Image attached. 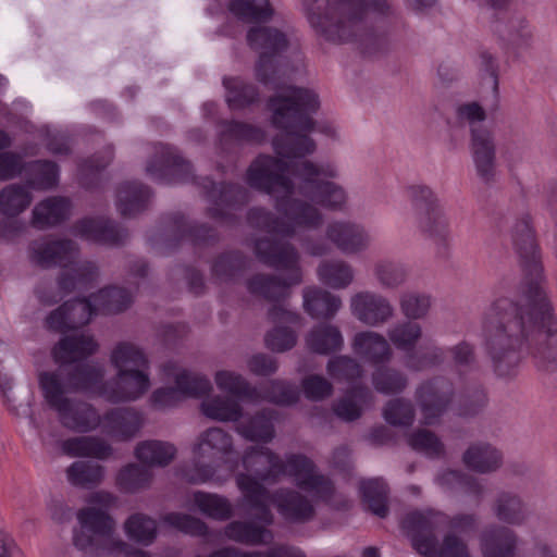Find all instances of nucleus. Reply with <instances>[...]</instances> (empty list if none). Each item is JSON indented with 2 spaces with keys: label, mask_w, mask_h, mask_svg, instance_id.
<instances>
[{
  "label": "nucleus",
  "mask_w": 557,
  "mask_h": 557,
  "mask_svg": "<svg viewBox=\"0 0 557 557\" xmlns=\"http://www.w3.org/2000/svg\"><path fill=\"white\" fill-rule=\"evenodd\" d=\"M523 281L517 300L495 299L484 315L485 343L495 372L507 376L530 354L539 371H557V319L546 292L537 244L528 214L511 230Z\"/></svg>",
  "instance_id": "1"
},
{
  "label": "nucleus",
  "mask_w": 557,
  "mask_h": 557,
  "mask_svg": "<svg viewBox=\"0 0 557 557\" xmlns=\"http://www.w3.org/2000/svg\"><path fill=\"white\" fill-rule=\"evenodd\" d=\"M247 41L260 53L256 65L257 79L275 89L268 107L272 112V124L283 133L273 138L274 151L288 158L312 153L317 144L309 136L315 127L311 114L319 109V100L312 90L278 82V55L288 46L285 34L273 27L258 26L249 29Z\"/></svg>",
  "instance_id": "2"
},
{
  "label": "nucleus",
  "mask_w": 557,
  "mask_h": 557,
  "mask_svg": "<svg viewBox=\"0 0 557 557\" xmlns=\"http://www.w3.org/2000/svg\"><path fill=\"white\" fill-rule=\"evenodd\" d=\"M288 173V162L277 157L260 154L251 162L246 173L248 185L270 195L281 216L263 208H252L247 215L250 226L290 238L324 224V214L314 202L293 197L297 182Z\"/></svg>",
  "instance_id": "3"
},
{
  "label": "nucleus",
  "mask_w": 557,
  "mask_h": 557,
  "mask_svg": "<svg viewBox=\"0 0 557 557\" xmlns=\"http://www.w3.org/2000/svg\"><path fill=\"white\" fill-rule=\"evenodd\" d=\"M304 10L317 33L334 42H356L361 53L372 57L383 52L387 39L366 27L370 13L396 16L392 0H304Z\"/></svg>",
  "instance_id": "4"
},
{
  "label": "nucleus",
  "mask_w": 557,
  "mask_h": 557,
  "mask_svg": "<svg viewBox=\"0 0 557 557\" xmlns=\"http://www.w3.org/2000/svg\"><path fill=\"white\" fill-rule=\"evenodd\" d=\"M236 484L243 494L247 512L264 524H272L274 521L271 504L290 523H305L314 517L315 510L311 500L298 491L278 488L271 494L262 483L247 474H237Z\"/></svg>",
  "instance_id": "5"
},
{
  "label": "nucleus",
  "mask_w": 557,
  "mask_h": 557,
  "mask_svg": "<svg viewBox=\"0 0 557 557\" xmlns=\"http://www.w3.org/2000/svg\"><path fill=\"white\" fill-rule=\"evenodd\" d=\"M255 252L262 263L286 271L287 275L281 277L273 274H256L247 281V289L250 294L269 301H278L288 296L290 286L301 283L300 257L293 244L260 238L255 243Z\"/></svg>",
  "instance_id": "6"
},
{
  "label": "nucleus",
  "mask_w": 557,
  "mask_h": 557,
  "mask_svg": "<svg viewBox=\"0 0 557 557\" xmlns=\"http://www.w3.org/2000/svg\"><path fill=\"white\" fill-rule=\"evenodd\" d=\"M28 255L33 263L44 269L72 265L59 280V286L64 292L86 288L98 277V268L94 262H76L78 248L71 239L42 237L33 240Z\"/></svg>",
  "instance_id": "7"
},
{
  "label": "nucleus",
  "mask_w": 557,
  "mask_h": 557,
  "mask_svg": "<svg viewBox=\"0 0 557 557\" xmlns=\"http://www.w3.org/2000/svg\"><path fill=\"white\" fill-rule=\"evenodd\" d=\"M275 153L280 159L289 160V173L297 181V193L326 210L342 211L347 203L346 190L333 182L338 176L336 166L332 163H315L304 157H283ZM314 151L312 152V154ZM311 156V153H309Z\"/></svg>",
  "instance_id": "8"
},
{
  "label": "nucleus",
  "mask_w": 557,
  "mask_h": 557,
  "mask_svg": "<svg viewBox=\"0 0 557 557\" xmlns=\"http://www.w3.org/2000/svg\"><path fill=\"white\" fill-rule=\"evenodd\" d=\"M98 344L90 335L65 336L54 346L53 358L60 363V369L54 372L60 374L65 389L70 392L90 391L96 388L103 380L104 369L99 364L81 363L69 368L76 361L86 359L95 354Z\"/></svg>",
  "instance_id": "9"
},
{
  "label": "nucleus",
  "mask_w": 557,
  "mask_h": 557,
  "mask_svg": "<svg viewBox=\"0 0 557 557\" xmlns=\"http://www.w3.org/2000/svg\"><path fill=\"white\" fill-rule=\"evenodd\" d=\"M445 523L446 516L442 512L412 511L404 517L401 528L413 548L425 557H471L467 544L454 533L446 534L438 545L437 532Z\"/></svg>",
  "instance_id": "10"
},
{
  "label": "nucleus",
  "mask_w": 557,
  "mask_h": 557,
  "mask_svg": "<svg viewBox=\"0 0 557 557\" xmlns=\"http://www.w3.org/2000/svg\"><path fill=\"white\" fill-rule=\"evenodd\" d=\"M39 386L48 406L55 411L60 424L73 432L88 433L100 426L101 414L89 403L66 396L69 391L60 374L41 372Z\"/></svg>",
  "instance_id": "11"
},
{
  "label": "nucleus",
  "mask_w": 557,
  "mask_h": 557,
  "mask_svg": "<svg viewBox=\"0 0 557 557\" xmlns=\"http://www.w3.org/2000/svg\"><path fill=\"white\" fill-rule=\"evenodd\" d=\"M233 438L223 429L214 426L202 432L194 447L195 461L190 469L185 470L184 478L193 484H201L213 480L215 470L206 460L214 461L230 454Z\"/></svg>",
  "instance_id": "12"
},
{
  "label": "nucleus",
  "mask_w": 557,
  "mask_h": 557,
  "mask_svg": "<svg viewBox=\"0 0 557 557\" xmlns=\"http://www.w3.org/2000/svg\"><path fill=\"white\" fill-rule=\"evenodd\" d=\"M276 469V481L286 475L302 491L317 499L330 500L334 494L332 481L320 473L314 462L302 454H287L284 459L280 457Z\"/></svg>",
  "instance_id": "13"
},
{
  "label": "nucleus",
  "mask_w": 557,
  "mask_h": 557,
  "mask_svg": "<svg viewBox=\"0 0 557 557\" xmlns=\"http://www.w3.org/2000/svg\"><path fill=\"white\" fill-rule=\"evenodd\" d=\"M146 173L159 184L195 181L190 162L176 148L162 144L154 146L153 154L146 165Z\"/></svg>",
  "instance_id": "14"
},
{
  "label": "nucleus",
  "mask_w": 557,
  "mask_h": 557,
  "mask_svg": "<svg viewBox=\"0 0 557 557\" xmlns=\"http://www.w3.org/2000/svg\"><path fill=\"white\" fill-rule=\"evenodd\" d=\"M455 396L453 382L445 376H434L416 391V399L422 414V422L426 425L437 423L448 410Z\"/></svg>",
  "instance_id": "15"
},
{
  "label": "nucleus",
  "mask_w": 557,
  "mask_h": 557,
  "mask_svg": "<svg viewBox=\"0 0 557 557\" xmlns=\"http://www.w3.org/2000/svg\"><path fill=\"white\" fill-rule=\"evenodd\" d=\"M149 370L116 372L115 376L101 385L100 394L109 403H128L143 397L150 388Z\"/></svg>",
  "instance_id": "16"
},
{
  "label": "nucleus",
  "mask_w": 557,
  "mask_h": 557,
  "mask_svg": "<svg viewBox=\"0 0 557 557\" xmlns=\"http://www.w3.org/2000/svg\"><path fill=\"white\" fill-rule=\"evenodd\" d=\"M351 314L362 324L379 327L389 322L395 309L387 297L373 290H361L349 300Z\"/></svg>",
  "instance_id": "17"
},
{
  "label": "nucleus",
  "mask_w": 557,
  "mask_h": 557,
  "mask_svg": "<svg viewBox=\"0 0 557 557\" xmlns=\"http://www.w3.org/2000/svg\"><path fill=\"white\" fill-rule=\"evenodd\" d=\"M203 189L205 196L212 203L208 209L211 218L221 221H231L232 210L242 206L248 200V191L238 184H214L210 178L205 177L198 183Z\"/></svg>",
  "instance_id": "18"
},
{
  "label": "nucleus",
  "mask_w": 557,
  "mask_h": 557,
  "mask_svg": "<svg viewBox=\"0 0 557 557\" xmlns=\"http://www.w3.org/2000/svg\"><path fill=\"white\" fill-rule=\"evenodd\" d=\"M490 510L493 517L507 527H522L531 518L527 499L513 490H499L493 496Z\"/></svg>",
  "instance_id": "19"
},
{
  "label": "nucleus",
  "mask_w": 557,
  "mask_h": 557,
  "mask_svg": "<svg viewBox=\"0 0 557 557\" xmlns=\"http://www.w3.org/2000/svg\"><path fill=\"white\" fill-rule=\"evenodd\" d=\"M91 296L65 301L58 309L53 310L46 319L49 330L65 333L87 324L91 315L96 313Z\"/></svg>",
  "instance_id": "20"
},
{
  "label": "nucleus",
  "mask_w": 557,
  "mask_h": 557,
  "mask_svg": "<svg viewBox=\"0 0 557 557\" xmlns=\"http://www.w3.org/2000/svg\"><path fill=\"white\" fill-rule=\"evenodd\" d=\"M471 153L478 177L492 184L496 177V146L487 127H475L471 133Z\"/></svg>",
  "instance_id": "21"
},
{
  "label": "nucleus",
  "mask_w": 557,
  "mask_h": 557,
  "mask_svg": "<svg viewBox=\"0 0 557 557\" xmlns=\"http://www.w3.org/2000/svg\"><path fill=\"white\" fill-rule=\"evenodd\" d=\"M144 425L141 412L132 407H116L101 416L102 433L117 440L129 441L135 437Z\"/></svg>",
  "instance_id": "22"
},
{
  "label": "nucleus",
  "mask_w": 557,
  "mask_h": 557,
  "mask_svg": "<svg viewBox=\"0 0 557 557\" xmlns=\"http://www.w3.org/2000/svg\"><path fill=\"white\" fill-rule=\"evenodd\" d=\"M74 233L88 240L108 246H122L129 237L126 228L104 218L83 219L75 223Z\"/></svg>",
  "instance_id": "23"
},
{
  "label": "nucleus",
  "mask_w": 557,
  "mask_h": 557,
  "mask_svg": "<svg viewBox=\"0 0 557 557\" xmlns=\"http://www.w3.org/2000/svg\"><path fill=\"white\" fill-rule=\"evenodd\" d=\"M325 235L346 255L359 253L371 244V236L363 226L347 221L331 222L326 226Z\"/></svg>",
  "instance_id": "24"
},
{
  "label": "nucleus",
  "mask_w": 557,
  "mask_h": 557,
  "mask_svg": "<svg viewBox=\"0 0 557 557\" xmlns=\"http://www.w3.org/2000/svg\"><path fill=\"white\" fill-rule=\"evenodd\" d=\"M351 348L357 356L373 364H383L389 362L393 358L388 339L374 331L356 333L351 342Z\"/></svg>",
  "instance_id": "25"
},
{
  "label": "nucleus",
  "mask_w": 557,
  "mask_h": 557,
  "mask_svg": "<svg viewBox=\"0 0 557 557\" xmlns=\"http://www.w3.org/2000/svg\"><path fill=\"white\" fill-rule=\"evenodd\" d=\"M242 507L245 512L251 518V521H232L224 528V535L233 542L244 544L247 546L268 545L273 541V533L264 524L253 519L246 510L244 502Z\"/></svg>",
  "instance_id": "26"
},
{
  "label": "nucleus",
  "mask_w": 557,
  "mask_h": 557,
  "mask_svg": "<svg viewBox=\"0 0 557 557\" xmlns=\"http://www.w3.org/2000/svg\"><path fill=\"white\" fill-rule=\"evenodd\" d=\"M280 456L264 446L249 447L243 456V466L249 476L261 482H276V467ZM248 475V473H246Z\"/></svg>",
  "instance_id": "27"
},
{
  "label": "nucleus",
  "mask_w": 557,
  "mask_h": 557,
  "mask_svg": "<svg viewBox=\"0 0 557 557\" xmlns=\"http://www.w3.org/2000/svg\"><path fill=\"white\" fill-rule=\"evenodd\" d=\"M274 411L263 409L236 425V432L250 442L270 443L275 437Z\"/></svg>",
  "instance_id": "28"
},
{
  "label": "nucleus",
  "mask_w": 557,
  "mask_h": 557,
  "mask_svg": "<svg viewBox=\"0 0 557 557\" xmlns=\"http://www.w3.org/2000/svg\"><path fill=\"white\" fill-rule=\"evenodd\" d=\"M342 307V299L320 287L304 289V308L314 319H332Z\"/></svg>",
  "instance_id": "29"
},
{
  "label": "nucleus",
  "mask_w": 557,
  "mask_h": 557,
  "mask_svg": "<svg viewBox=\"0 0 557 557\" xmlns=\"http://www.w3.org/2000/svg\"><path fill=\"white\" fill-rule=\"evenodd\" d=\"M462 461L474 472L491 473L502 467L503 454L487 443H475L463 453Z\"/></svg>",
  "instance_id": "30"
},
{
  "label": "nucleus",
  "mask_w": 557,
  "mask_h": 557,
  "mask_svg": "<svg viewBox=\"0 0 557 557\" xmlns=\"http://www.w3.org/2000/svg\"><path fill=\"white\" fill-rule=\"evenodd\" d=\"M149 187L138 182L122 183L116 191V207L123 216H134L147 208Z\"/></svg>",
  "instance_id": "31"
},
{
  "label": "nucleus",
  "mask_w": 557,
  "mask_h": 557,
  "mask_svg": "<svg viewBox=\"0 0 557 557\" xmlns=\"http://www.w3.org/2000/svg\"><path fill=\"white\" fill-rule=\"evenodd\" d=\"M62 451L70 457H91L108 459L112 455V447L98 436L71 437L61 443Z\"/></svg>",
  "instance_id": "32"
},
{
  "label": "nucleus",
  "mask_w": 557,
  "mask_h": 557,
  "mask_svg": "<svg viewBox=\"0 0 557 557\" xmlns=\"http://www.w3.org/2000/svg\"><path fill=\"white\" fill-rule=\"evenodd\" d=\"M70 213V202L62 197H50L35 206L32 223L36 228L45 230L54 226Z\"/></svg>",
  "instance_id": "33"
},
{
  "label": "nucleus",
  "mask_w": 557,
  "mask_h": 557,
  "mask_svg": "<svg viewBox=\"0 0 557 557\" xmlns=\"http://www.w3.org/2000/svg\"><path fill=\"white\" fill-rule=\"evenodd\" d=\"M318 278L333 289L347 288L355 280V270L342 259L323 260L317 268Z\"/></svg>",
  "instance_id": "34"
},
{
  "label": "nucleus",
  "mask_w": 557,
  "mask_h": 557,
  "mask_svg": "<svg viewBox=\"0 0 557 557\" xmlns=\"http://www.w3.org/2000/svg\"><path fill=\"white\" fill-rule=\"evenodd\" d=\"M200 409L207 418L220 422H237L243 417L239 401L230 396H209L201 401Z\"/></svg>",
  "instance_id": "35"
},
{
  "label": "nucleus",
  "mask_w": 557,
  "mask_h": 557,
  "mask_svg": "<svg viewBox=\"0 0 557 557\" xmlns=\"http://www.w3.org/2000/svg\"><path fill=\"white\" fill-rule=\"evenodd\" d=\"M373 401V394L364 385L354 386L333 405L335 414L344 421H354L361 417L363 406Z\"/></svg>",
  "instance_id": "36"
},
{
  "label": "nucleus",
  "mask_w": 557,
  "mask_h": 557,
  "mask_svg": "<svg viewBox=\"0 0 557 557\" xmlns=\"http://www.w3.org/2000/svg\"><path fill=\"white\" fill-rule=\"evenodd\" d=\"M373 276L376 283L386 290H395L404 286L409 271L405 263L389 258L379 259L373 263Z\"/></svg>",
  "instance_id": "37"
},
{
  "label": "nucleus",
  "mask_w": 557,
  "mask_h": 557,
  "mask_svg": "<svg viewBox=\"0 0 557 557\" xmlns=\"http://www.w3.org/2000/svg\"><path fill=\"white\" fill-rule=\"evenodd\" d=\"M310 350L319 355H329L341 350L344 338L339 329L332 324H319L314 326L306 338Z\"/></svg>",
  "instance_id": "38"
},
{
  "label": "nucleus",
  "mask_w": 557,
  "mask_h": 557,
  "mask_svg": "<svg viewBox=\"0 0 557 557\" xmlns=\"http://www.w3.org/2000/svg\"><path fill=\"white\" fill-rule=\"evenodd\" d=\"M110 361L116 372L133 371V369L149 370V360L144 350L129 342L116 344L111 351Z\"/></svg>",
  "instance_id": "39"
},
{
  "label": "nucleus",
  "mask_w": 557,
  "mask_h": 557,
  "mask_svg": "<svg viewBox=\"0 0 557 557\" xmlns=\"http://www.w3.org/2000/svg\"><path fill=\"white\" fill-rule=\"evenodd\" d=\"M176 448L173 444L163 441L149 440L137 444L136 458L148 466L166 467L175 458Z\"/></svg>",
  "instance_id": "40"
},
{
  "label": "nucleus",
  "mask_w": 557,
  "mask_h": 557,
  "mask_svg": "<svg viewBox=\"0 0 557 557\" xmlns=\"http://www.w3.org/2000/svg\"><path fill=\"white\" fill-rule=\"evenodd\" d=\"M104 467L86 460L74 461L66 469V479L73 485L82 488H94L104 479Z\"/></svg>",
  "instance_id": "41"
},
{
  "label": "nucleus",
  "mask_w": 557,
  "mask_h": 557,
  "mask_svg": "<svg viewBox=\"0 0 557 557\" xmlns=\"http://www.w3.org/2000/svg\"><path fill=\"white\" fill-rule=\"evenodd\" d=\"M422 334V326L409 320L397 322L387 330L388 341L406 356L414 351Z\"/></svg>",
  "instance_id": "42"
},
{
  "label": "nucleus",
  "mask_w": 557,
  "mask_h": 557,
  "mask_svg": "<svg viewBox=\"0 0 557 557\" xmlns=\"http://www.w3.org/2000/svg\"><path fill=\"white\" fill-rule=\"evenodd\" d=\"M490 27L502 40L513 45L525 42L531 36L528 23L522 16L498 17L495 15Z\"/></svg>",
  "instance_id": "43"
},
{
  "label": "nucleus",
  "mask_w": 557,
  "mask_h": 557,
  "mask_svg": "<svg viewBox=\"0 0 557 557\" xmlns=\"http://www.w3.org/2000/svg\"><path fill=\"white\" fill-rule=\"evenodd\" d=\"M417 224L420 231L430 237L440 249L444 251L448 249L451 236L448 220L442 208L431 211L429 215L418 220Z\"/></svg>",
  "instance_id": "44"
},
{
  "label": "nucleus",
  "mask_w": 557,
  "mask_h": 557,
  "mask_svg": "<svg viewBox=\"0 0 557 557\" xmlns=\"http://www.w3.org/2000/svg\"><path fill=\"white\" fill-rule=\"evenodd\" d=\"M374 389L384 395L403 393L408 385L407 375L393 367L379 366L371 375Z\"/></svg>",
  "instance_id": "45"
},
{
  "label": "nucleus",
  "mask_w": 557,
  "mask_h": 557,
  "mask_svg": "<svg viewBox=\"0 0 557 557\" xmlns=\"http://www.w3.org/2000/svg\"><path fill=\"white\" fill-rule=\"evenodd\" d=\"M153 479L152 471L144 465L128 463L116 475V485L125 493H137L148 488Z\"/></svg>",
  "instance_id": "46"
},
{
  "label": "nucleus",
  "mask_w": 557,
  "mask_h": 557,
  "mask_svg": "<svg viewBox=\"0 0 557 557\" xmlns=\"http://www.w3.org/2000/svg\"><path fill=\"white\" fill-rule=\"evenodd\" d=\"M360 492L362 500L368 509L380 518H385L388 513L387 506V485L381 479H370L361 481Z\"/></svg>",
  "instance_id": "47"
},
{
  "label": "nucleus",
  "mask_w": 557,
  "mask_h": 557,
  "mask_svg": "<svg viewBox=\"0 0 557 557\" xmlns=\"http://www.w3.org/2000/svg\"><path fill=\"white\" fill-rule=\"evenodd\" d=\"M30 202L29 190L21 184H9L0 190V213L8 218L18 215Z\"/></svg>",
  "instance_id": "48"
},
{
  "label": "nucleus",
  "mask_w": 557,
  "mask_h": 557,
  "mask_svg": "<svg viewBox=\"0 0 557 557\" xmlns=\"http://www.w3.org/2000/svg\"><path fill=\"white\" fill-rule=\"evenodd\" d=\"M97 312L119 313L132 304V295L122 287L111 286L100 289L91 295Z\"/></svg>",
  "instance_id": "49"
},
{
  "label": "nucleus",
  "mask_w": 557,
  "mask_h": 557,
  "mask_svg": "<svg viewBox=\"0 0 557 557\" xmlns=\"http://www.w3.org/2000/svg\"><path fill=\"white\" fill-rule=\"evenodd\" d=\"M247 265L246 257L238 251H230L220 255L212 263V276L220 283H228L236 280Z\"/></svg>",
  "instance_id": "50"
},
{
  "label": "nucleus",
  "mask_w": 557,
  "mask_h": 557,
  "mask_svg": "<svg viewBox=\"0 0 557 557\" xmlns=\"http://www.w3.org/2000/svg\"><path fill=\"white\" fill-rule=\"evenodd\" d=\"M223 85L226 89V102L232 109L246 108L259 99L256 86L239 77H224Z\"/></svg>",
  "instance_id": "51"
},
{
  "label": "nucleus",
  "mask_w": 557,
  "mask_h": 557,
  "mask_svg": "<svg viewBox=\"0 0 557 557\" xmlns=\"http://www.w3.org/2000/svg\"><path fill=\"white\" fill-rule=\"evenodd\" d=\"M77 519L83 529L100 537L111 539L115 523L104 511L95 507H86L78 511Z\"/></svg>",
  "instance_id": "52"
},
{
  "label": "nucleus",
  "mask_w": 557,
  "mask_h": 557,
  "mask_svg": "<svg viewBox=\"0 0 557 557\" xmlns=\"http://www.w3.org/2000/svg\"><path fill=\"white\" fill-rule=\"evenodd\" d=\"M228 10L245 22H267L274 14L269 0H231Z\"/></svg>",
  "instance_id": "53"
},
{
  "label": "nucleus",
  "mask_w": 557,
  "mask_h": 557,
  "mask_svg": "<svg viewBox=\"0 0 557 557\" xmlns=\"http://www.w3.org/2000/svg\"><path fill=\"white\" fill-rule=\"evenodd\" d=\"M193 503L201 513L215 520H226L233 515L228 499L218 494L197 491L193 494Z\"/></svg>",
  "instance_id": "54"
},
{
  "label": "nucleus",
  "mask_w": 557,
  "mask_h": 557,
  "mask_svg": "<svg viewBox=\"0 0 557 557\" xmlns=\"http://www.w3.org/2000/svg\"><path fill=\"white\" fill-rule=\"evenodd\" d=\"M218 388L238 398L255 399L257 389L239 373L230 370H220L214 374Z\"/></svg>",
  "instance_id": "55"
},
{
  "label": "nucleus",
  "mask_w": 557,
  "mask_h": 557,
  "mask_svg": "<svg viewBox=\"0 0 557 557\" xmlns=\"http://www.w3.org/2000/svg\"><path fill=\"white\" fill-rule=\"evenodd\" d=\"M169 231L175 237L189 238L194 243H208L215 239V233L206 225L191 226L181 213L169 216Z\"/></svg>",
  "instance_id": "56"
},
{
  "label": "nucleus",
  "mask_w": 557,
  "mask_h": 557,
  "mask_svg": "<svg viewBox=\"0 0 557 557\" xmlns=\"http://www.w3.org/2000/svg\"><path fill=\"white\" fill-rule=\"evenodd\" d=\"M438 481L448 488H459L481 502L485 494L484 485L472 475L458 470H446L440 476Z\"/></svg>",
  "instance_id": "57"
},
{
  "label": "nucleus",
  "mask_w": 557,
  "mask_h": 557,
  "mask_svg": "<svg viewBox=\"0 0 557 557\" xmlns=\"http://www.w3.org/2000/svg\"><path fill=\"white\" fill-rule=\"evenodd\" d=\"M445 361V350L435 345L429 344L416 352L406 356L405 366L416 372L440 367Z\"/></svg>",
  "instance_id": "58"
},
{
  "label": "nucleus",
  "mask_w": 557,
  "mask_h": 557,
  "mask_svg": "<svg viewBox=\"0 0 557 557\" xmlns=\"http://www.w3.org/2000/svg\"><path fill=\"white\" fill-rule=\"evenodd\" d=\"M29 184L38 189H49L57 185L59 168L52 161L37 160L25 165Z\"/></svg>",
  "instance_id": "59"
},
{
  "label": "nucleus",
  "mask_w": 557,
  "mask_h": 557,
  "mask_svg": "<svg viewBox=\"0 0 557 557\" xmlns=\"http://www.w3.org/2000/svg\"><path fill=\"white\" fill-rule=\"evenodd\" d=\"M265 138L264 132L257 126L242 122H225L221 131L222 141L259 144Z\"/></svg>",
  "instance_id": "60"
},
{
  "label": "nucleus",
  "mask_w": 557,
  "mask_h": 557,
  "mask_svg": "<svg viewBox=\"0 0 557 557\" xmlns=\"http://www.w3.org/2000/svg\"><path fill=\"white\" fill-rule=\"evenodd\" d=\"M127 536L139 544L149 545L157 534V523L153 519L143 515L134 513L124 523Z\"/></svg>",
  "instance_id": "61"
},
{
  "label": "nucleus",
  "mask_w": 557,
  "mask_h": 557,
  "mask_svg": "<svg viewBox=\"0 0 557 557\" xmlns=\"http://www.w3.org/2000/svg\"><path fill=\"white\" fill-rule=\"evenodd\" d=\"M175 384L183 397H201L212 391V384L202 374L182 370L175 376Z\"/></svg>",
  "instance_id": "62"
},
{
  "label": "nucleus",
  "mask_w": 557,
  "mask_h": 557,
  "mask_svg": "<svg viewBox=\"0 0 557 557\" xmlns=\"http://www.w3.org/2000/svg\"><path fill=\"white\" fill-rule=\"evenodd\" d=\"M416 221L441 208L435 193L426 185H412L408 189Z\"/></svg>",
  "instance_id": "63"
},
{
  "label": "nucleus",
  "mask_w": 557,
  "mask_h": 557,
  "mask_svg": "<svg viewBox=\"0 0 557 557\" xmlns=\"http://www.w3.org/2000/svg\"><path fill=\"white\" fill-rule=\"evenodd\" d=\"M401 313L409 320H420L428 315L431 297L424 293L406 292L399 298Z\"/></svg>",
  "instance_id": "64"
}]
</instances>
